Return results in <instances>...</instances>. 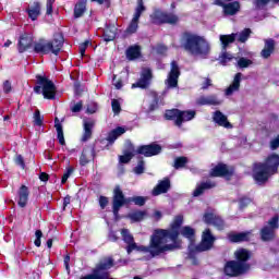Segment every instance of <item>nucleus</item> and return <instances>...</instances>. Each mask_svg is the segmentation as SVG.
Listing matches in <instances>:
<instances>
[{"mask_svg":"<svg viewBox=\"0 0 279 279\" xmlns=\"http://www.w3.org/2000/svg\"><path fill=\"white\" fill-rule=\"evenodd\" d=\"M145 10H147V8H145L143 0H137V7L135 8V13L133 15V19H137L140 21Z\"/></svg>","mask_w":279,"mask_h":279,"instance_id":"obj_45","label":"nucleus"},{"mask_svg":"<svg viewBox=\"0 0 279 279\" xmlns=\"http://www.w3.org/2000/svg\"><path fill=\"white\" fill-rule=\"evenodd\" d=\"M112 267H114V258L112 256L104 257L93 267L92 274L80 279H109Z\"/></svg>","mask_w":279,"mask_h":279,"instance_id":"obj_7","label":"nucleus"},{"mask_svg":"<svg viewBox=\"0 0 279 279\" xmlns=\"http://www.w3.org/2000/svg\"><path fill=\"white\" fill-rule=\"evenodd\" d=\"M162 153V146L156 143H150L147 145H141L134 149V144L129 145V151H125L124 155L119 157V162L121 165H128L134 158V156H144L145 158H151L158 156Z\"/></svg>","mask_w":279,"mask_h":279,"instance_id":"obj_4","label":"nucleus"},{"mask_svg":"<svg viewBox=\"0 0 279 279\" xmlns=\"http://www.w3.org/2000/svg\"><path fill=\"white\" fill-rule=\"evenodd\" d=\"M243 74L241 72H238L234 75L232 84L226 89V95H232V93H235V90H239L241 88V77Z\"/></svg>","mask_w":279,"mask_h":279,"instance_id":"obj_35","label":"nucleus"},{"mask_svg":"<svg viewBox=\"0 0 279 279\" xmlns=\"http://www.w3.org/2000/svg\"><path fill=\"white\" fill-rule=\"evenodd\" d=\"M37 84L39 86H43V96L44 99H56V93L58 92V88L56 87V84L52 83L51 80L47 78V76H43L40 74L36 75Z\"/></svg>","mask_w":279,"mask_h":279,"instance_id":"obj_11","label":"nucleus"},{"mask_svg":"<svg viewBox=\"0 0 279 279\" xmlns=\"http://www.w3.org/2000/svg\"><path fill=\"white\" fill-rule=\"evenodd\" d=\"M26 13L31 21H38V16H40V2L35 1L33 4L28 5Z\"/></svg>","mask_w":279,"mask_h":279,"instance_id":"obj_32","label":"nucleus"},{"mask_svg":"<svg viewBox=\"0 0 279 279\" xmlns=\"http://www.w3.org/2000/svg\"><path fill=\"white\" fill-rule=\"evenodd\" d=\"M3 93L5 95H9V93H12V83L10 81H4L2 84Z\"/></svg>","mask_w":279,"mask_h":279,"instance_id":"obj_62","label":"nucleus"},{"mask_svg":"<svg viewBox=\"0 0 279 279\" xmlns=\"http://www.w3.org/2000/svg\"><path fill=\"white\" fill-rule=\"evenodd\" d=\"M153 80H154V73L151 72V69L143 68L141 77L136 83L132 84L131 88H142V89L149 88Z\"/></svg>","mask_w":279,"mask_h":279,"instance_id":"obj_16","label":"nucleus"},{"mask_svg":"<svg viewBox=\"0 0 279 279\" xmlns=\"http://www.w3.org/2000/svg\"><path fill=\"white\" fill-rule=\"evenodd\" d=\"M34 48V39L27 35H21L17 43V51L19 53H25V51H29V49Z\"/></svg>","mask_w":279,"mask_h":279,"instance_id":"obj_24","label":"nucleus"},{"mask_svg":"<svg viewBox=\"0 0 279 279\" xmlns=\"http://www.w3.org/2000/svg\"><path fill=\"white\" fill-rule=\"evenodd\" d=\"M111 108L114 114H119L121 112V102H119L118 99H112L111 100Z\"/></svg>","mask_w":279,"mask_h":279,"instance_id":"obj_55","label":"nucleus"},{"mask_svg":"<svg viewBox=\"0 0 279 279\" xmlns=\"http://www.w3.org/2000/svg\"><path fill=\"white\" fill-rule=\"evenodd\" d=\"M215 186H217L215 181L201 182V184L193 191V197H199L201 195H204V192L210 191V189H215Z\"/></svg>","mask_w":279,"mask_h":279,"instance_id":"obj_29","label":"nucleus"},{"mask_svg":"<svg viewBox=\"0 0 279 279\" xmlns=\"http://www.w3.org/2000/svg\"><path fill=\"white\" fill-rule=\"evenodd\" d=\"M203 221L207 226H214L216 230H226V220H223V218L217 214L205 213L203 216Z\"/></svg>","mask_w":279,"mask_h":279,"instance_id":"obj_17","label":"nucleus"},{"mask_svg":"<svg viewBox=\"0 0 279 279\" xmlns=\"http://www.w3.org/2000/svg\"><path fill=\"white\" fill-rule=\"evenodd\" d=\"M276 51V40L274 38L264 39V48L260 51V57L264 60H269Z\"/></svg>","mask_w":279,"mask_h":279,"instance_id":"obj_23","label":"nucleus"},{"mask_svg":"<svg viewBox=\"0 0 279 279\" xmlns=\"http://www.w3.org/2000/svg\"><path fill=\"white\" fill-rule=\"evenodd\" d=\"M125 128L123 126H117L116 129L111 130L106 138V141L108 142L107 147H109V145H114V141H117L119 136H123Z\"/></svg>","mask_w":279,"mask_h":279,"instance_id":"obj_31","label":"nucleus"},{"mask_svg":"<svg viewBox=\"0 0 279 279\" xmlns=\"http://www.w3.org/2000/svg\"><path fill=\"white\" fill-rule=\"evenodd\" d=\"M252 64V60L247 59V58H244V57H241L239 60H238V66L240 69H247V66H250Z\"/></svg>","mask_w":279,"mask_h":279,"instance_id":"obj_54","label":"nucleus"},{"mask_svg":"<svg viewBox=\"0 0 279 279\" xmlns=\"http://www.w3.org/2000/svg\"><path fill=\"white\" fill-rule=\"evenodd\" d=\"M88 0H78L74 5L73 19H82L86 14V5Z\"/></svg>","mask_w":279,"mask_h":279,"instance_id":"obj_33","label":"nucleus"},{"mask_svg":"<svg viewBox=\"0 0 279 279\" xmlns=\"http://www.w3.org/2000/svg\"><path fill=\"white\" fill-rule=\"evenodd\" d=\"M170 190H171V180L169 178H165L158 181L157 185L151 191V195L153 197H158V195H163L165 193H169Z\"/></svg>","mask_w":279,"mask_h":279,"instance_id":"obj_20","label":"nucleus"},{"mask_svg":"<svg viewBox=\"0 0 279 279\" xmlns=\"http://www.w3.org/2000/svg\"><path fill=\"white\" fill-rule=\"evenodd\" d=\"M137 166L133 169V171L136 173V175H143V173H145V160L143 157H137Z\"/></svg>","mask_w":279,"mask_h":279,"instance_id":"obj_47","label":"nucleus"},{"mask_svg":"<svg viewBox=\"0 0 279 279\" xmlns=\"http://www.w3.org/2000/svg\"><path fill=\"white\" fill-rule=\"evenodd\" d=\"M180 75H182V72L180 71V65L178 64V61H171L170 72L168 73V78L166 80L167 87L178 88Z\"/></svg>","mask_w":279,"mask_h":279,"instance_id":"obj_14","label":"nucleus"},{"mask_svg":"<svg viewBox=\"0 0 279 279\" xmlns=\"http://www.w3.org/2000/svg\"><path fill=\"white\" fill-rule=\"evenodd\" d=\"M247 269H245L241 264H238L235 259H231L226 262L223 266V274L228 276V278H239V276H243L247 274Z\"/></svg>","mask_w":279,"mask_h":279,"instance_id":"obj_13","label":"nucleus"},{"mask_svg":"<svg viewBox=\"0 0 279 279\" xmlns=\"http://www.w3.org/2000/svg\"><path fill=\"white\" fill-rule=\"evenodd\" d=\"M112 83L117 90H121V88H123V80L121 77L113 75Z\"/></svg>","mask_w":279,"mask_h":279,"instance_id":"obj_56","label":"nucleus"},{"mask_svg":"<svg viewBox=\"0 0 279 279\" xmlns=\"http://www.w3.org/2000/svg\"><path fill=\"white\" fill-rule=\"evenodd\" d=\"M14 162L17 167H21V169H25V159L23 158V155H16Z\"/></svg>","mask_w":279,"mask_h":279,"instance_id":"obj_59","label":"nucleus"},{"mask_svg":"<svg viewBox=\"0 0 279 279\" xmlns=\"http://www.w3.org/2000/svg\"><path fill=\"white\" fill-rule=\"evenodd\" d=\"M184 223V216L178 215L174 217L170 229H156V235L153 239V246L158 247L160 242L169 243V240L172 242V245H179L178 239L180 236V228Z\"/></svg>","mask_w":279,"mask_h":279,"instance_id":"obj_3","label":"nucleus"},{"mask_svg":"<svg viewBox=\"0 0 279 279\" xmlns=\"http://www.w3.org/2000/svg\"><path fill=\"white\" fill-rule=\"evenodd\" d=\"M252 202V198L243 196L239 199L240 208H247V205Z\"/></svg>","mask_w":279,"mask_h":279,"instance_id":"obj_60","label":"nucleus"},{"mask_svg":"<svg viewBox=\"0 0 279 279\" xmlns=\"http://www.w3.org/2000/svg\"><path fill=\"white\" fill-rule=\"evenodd\" d=\"M234 258L238 264L244 267L247 271L252 269V265L247 263L252 258V251L247 248H238L234 252Z\"/></svg>","mask_w":279,"mask_h":279,"instance_id":"obj_18","label":"nucleus"},{"mask_svg":"<svg viewBox=\"0 0 279 279\" xmlns=\"http://www.w3.org/2000/svg\"><path fill=\"white\" fill-rule=\"evenodd\" d=\"M117 32L118 28L114 25H108L104 31V40L105 43H111V40H114L117 38Z\"/></svg>","mask_w":279,"mask_h":279,"instance_id":"obj_36","label":"nucleus"},{"mask_svg":"<svg viewBox=\"0 0 279 279\" xmlns=\"http://www.w3.org/2000/svg\"><path fill=\"white\" fill-rule=\"evenodd\" d=\"M166 121H174L177 128H182V110L180 109H168L163 114Z\"/></svg>","mask_w":279,"mask_h":279,"instance_id":"obj_21","label":"nucleus"},{"mask_svg":"<svg viewBox=\"0 0 279 279\" xmlns=\"http://www.w3.org/2000/svg\"><path fill=\"white\" fill-rule=\"evenodd\" d=\"M214 123H217L219 128H225L226 130H232L234 125L228 121V116L223 114L220 110H217L213 114Z\"/></svg>","mask_w":279,"mask_h":279,"instance_id":"obj_22","label":"nucleus"},{"mask_svg":"<svg viewBox=\"0 0 279 279\" xmlns=\"http://www.w3.org/2000/svg\"><path fill=\"white\" fill-rule=\"evenodd\" d=\"M74 171H75V168H73V167L66 168L65 172L63 173V175L61 178V184H66V181L69 180V178H71V175L73 174Z\"/></svg>","mask_w":279,"mask_h":279,"instance_id":"obj_51","label":"nucleus"},{"mask_svg":"<svg viewBox=\"0 0 279 279\" xmlns=\"http://www.w3.org/2000/svg\"><path fill=\"white\" fill-rule=\"evenodd\" d=\"M234 173V166L218 162L214 168L210 169L209 178H226V180H232Z\"/></svg>","mask_w":279,"mask_h":279,"instance_id":"obj_12","label":"nucleus"},{"mask_svg":"<svg viewBox=\"0 0 279 279\" xmlns=\"http://www.w3.org/2000/svg\"><path fill=\"white\" fill-rule=\"evenodd\" d=\"M138 32V20L133 17L125 29V34L132 36V34H136Z\"/></svg>","mask_w":279,"mask_h":279,"instance_id":"obj_41","label":"nucleus"},{"mask_svg":"<svg viewBox=\"0 0 279 279\" xmlns=\"http://www.w3.org/2000/svg\"><path fill=\"white\" fill-rule=\"evenodd\" d=\"M197 106H221V100L217 98V95L201 96L196 100Z\"/></svg>","mask_w":279,"mask_h":279,"instance_id":"obj_27","label":"nucleus"},{"mask_svg":"<svg viewBox=\"0 0 279 279\" xmlns=\"http://www.w3.org/2000/svg\"><path fill=\"white\" fill-rule=\"evenodd\" d=\"M45 121V117L40 114V110L36 109L34 112V125H37L38 128H43V123Z\"/></svg>","mask_w":279,"mask_h":279,"instance_id":"obj_49","label":"nucleus"},{"mask_svg":"<svg viewBox=\"0 0 279 279\" xmlns=\"http://www.w3.org/2000/svg\"><path fill=\"white\" fill-rule=\"evenodd\" d=\"M233 59L234 57L225 50L219 56V64H221V66H227L228 62H232Z\"/></svg>","mask_w":279,"mask_h":279,"instance_id":"obj_43","label":"nucleus"},{"mask_svg":"<svg viewBox=\"0 0 279 279\" xmlns=\"http://www.w3.org/2000/svg\"><path fill=\"white\" fill-rule=\"evenodd\" d=\"M279 169V155L271 153L264 162H254L252 168V178L258 186H265L271 175H276Z\"/></svg>","mask_w":279,"mask_h":279,"instance_id":"obj_1","label":"nucleus"},{"mask_svg":"<svg viewBox=\"0 0 279 279\" xmlns=\"http://www.w3.org/2000/svg\"><path fill=\"white\" fill-rule=\"evenodd\" d=\"M122 240L126 243V254H132L134 248H136V242H134V235L130 233V230L122 229L121 230Z\"/></svg>","mask_w":279,"mask_h":279,"instance_id":"obj_25","label":"nucleus"},{"mask_svg":"<svg viewBox=\"0 0 279 279\" xmlns=\"http://www.w3.org/2000/svg\"><path fill=\"white\" fill-rule=\"evenodd\" d=\"M128 60H136L141 58V46H131L126 49Z\"/></svg>","mask_w":279,"mask_h":279,"instance_id":"obj_38","label":"nucleus"},{"mask_svg":"<svg viewBox=\"0 0 279 279\" xmlns=\"http://www.w3.org/2000/svg\"><path fill=\"white\" fill-rule=\"evenodd\" d=\"M153 25H178L180 17L175 13L155 10L150 15Z\"/></svg>","mask_w":279,"mask_h":279,"instance_id":"obj_10","label":"nucleus"},{"mask_svg":"<svg viewBox=\"0 0 279 279\" xmlns=\"http://www.w3.org/2000/svg\"><path fill=\"white\" fill-rule=\"evenodd\" d=\"M97 154L95 153V145H88L83 148L81 157H80V165L81 167H86L90 160H95Z\"/></svg>","mask_w":279,"mask_h":279,"instance_id":"obj_19","label":"nucleus"},{"mask_svg":"<svg viewBox=\"0 0 279 279\" xmlns=\"http://www.w3.org/2000/svg\"><path fill=\"white\" fill-rule=\"evenodd\" d=\"M269 1L271 0H253V5L255 7V10H265L267 5H269ZM275 3H279V0H272Z\"/></svg>","mask_w":279,"mask_h":279,"instance_id":"obj_46","label":"nucleus"},{"mask_svg":"<svg viewBox=\"0 0 279 279\" xmlns=\"http://www.w3.org/2000/svg\"><path fill=\"white\" fill-rule=\"evenodd\" d=\"M236 40V34L232 33L230 35H220V43L222 45L223 51L228 49L229 45H232Z\"/></svg>","mask_w":279,"mask_h":279,"instance_id":"obj_37","label":"nucleus"},{"mask_svg":"<svg viewBox=\"0 0 279 279\" xmlns=\"http://www.w3.org/2000/svg\"><path fill=\"white\" fill-rule=\"evenodd\" d=\"M179 234H181L183 239H189V241H193L195 239V230L191 226L182 227Z\"/></svg>","mask_w":279,"mask_h":279,"instance_id":"obj_39","label":"nucleus"},{"mask_svg":"<svg viewBox=\"0 0 279 279\" xmlns=\"http://www.w3.org/2000/svg\"><path fill=\"white\" fill-rule=\"evenodd\" d=\"M54 128L57 130V138L59 141V144H61L62 146L66 145V141L64 140V131L62 129V124L61 123H56Z\"/></svg>","mask_w":279,"mask_h":279,"instance_id":"obj_42","label":"nucleus"},{"mask_svg":"<svg viewBox=\"0 0 279 279\" xmlns=\"http://www.w3.org/2000/svg\"><path fill=\"white\" fill-rule=\"evenodd\" d=\"M259 234H260V240L264 241V243L274 241V239H276V230L269 228V226H264L260 229Z\"/></svg>","mask_w":279,"mask_h":279,"instance_id":"obj_34","label":"nucleus"},{"mask_svg":"<svg viewBox=\"0 0 279 279\" xmlns=\"http://www.w3.org/2000/svg\"><path fill=\"white\" fill-rule=\"evenodd\" d=\"M251 34H252V29H250V28H244V29L239 34L238 41H239V43H247V40L250 39Z\"/></svg>","mask_w":279,"mask_h":279,"instance_id":"obj_50","label":"nucleus"},{"mask_svg":"<svg viewBox=\"0 0 279 279\" xmlns=\"http://www.w3.org/2000/svg\"><path fill=\"white\" fill-rule=\"evenodd\" d=\"M62 47H64V37L62 35H57L50 40L39 38L33 43V51L39 56H49V53L59 56Z\"/></svg>","mask_w":279,"mask_h":279,"instance_id":"obj_5","label":"nucleus"},{"mask_svg":"<svg viewBox=\"0 0 279 279\" xmlns=\"http://www.w3.org/2000/svg\"><path fill=\"white\" fill-rule=\"evenodd\" d=\"M35 236H36V239H35V241H34V244H35V246L36 247H40V245H41V239H43V231L41 230H36L35 231Z\"/></svg>","mask_w":279,"mask_h":279,"instance_id":"obj_58","label":"nucleus"},{"mask_svg":"<svg viewBox=\"0 0 279 279\" xmlns=\"http://www.w3.org/2000/svg\"><path fill=\"white\" fill-rule=\"evenodd\" d=\"M145 215H147V211L145 210H137L129 215V218L131 221L138 222L143 221L145 219Z\"/></svg>","mask_w":279,"mask_h":279,"instance_id":"obj_44","label":"nucleus"},{"mask_svg":"<svg viewBox=\"0 0 279 279\" xmlns=\"http://www.w3.org/2000/svg\"><path fill=\"white\" fill-rule=\"evenodd\" d=\"M98 204H99L101 210H106V207L109 204L108 196H104V195L99 196Z\"/></svg>","mask_w":279,"mask_h":279,"instance_id":"obj_57","label":"nucleus"},{"mask_svg":"<svg viewBox=\"0 0 279 279\" xmlns=\"http://www.w3.org/2000/svg\"><path fill=\"white\" fill-rule=\"evenodd\" d=\"M217 238L213 235V231L207 228L202 232L201 242L189 250L187 257L192 260V265H199V259H197V254L203 252H210L215 247V242Z\"/></svg>","mask_w":279,"mask_h":279,"instance_id":"obj_6","label":"nucleus"},{"mask_svg":"<svg viewBox=\"0 0 279 279\" xmlns=\"http://www.w3.org/2000/svg\"><path fill=\"white\" fill-rule=\"evenodd\" d=\"M145 202L146 199L144 196H133V204H135V206H143Z\"/></svg>","mask_w":279,"mask_h":279,"instance_id":"obj_63","label":"nucleus"},{"mask_svg":"<svg viewBox=\"0 0 279 279\" xmlns=\"http://www.w3.org/2000/svg\"><path fill=\"white\" fill-rule=\"evenodd\" d=\"M134 202V196L125 197L121 185H116L112 191L111 206L114 219H119V213L123 206H130Z\"/></svg>","mask_w":279,"mask_h":279,"instance_id":"obj_9","label":"nucleus"},{"mask_svg":"<svg viewBox=\"0 0 279 279\" xmlns=\"http://www.w3.org/2000/svg\"><path fill=\"white\" fill-rule=\"evenodd\" d=\"M95 128V121L83 122V135L81 137L82 143H86L93 138V130Z\"/></svg>","mask_w":279,"mask_h":279,"instance_id":"obj_28","label":"nucleus"},{"mask_svg":"<svg viewBox=\"0 0 279 279\" xmlns=\"http://www.w3.org/2000/svg\"><path fill=\"white\" fill-rule=\"evenodd\" d=\"M156 236V230L150 236V242L148 246L145 245H140L134 250L137 252H145L146 254L149 253L153 258H156V256H160V254H165V252H173V250H178L179 245L178 244H167L165 243V240H161L159 242L158 246H154V238Z\"/></svg>","mask_w":279,"mask_h":279,"instance_id":"obj_8","label":"nucleus"},{"mask_svg":"<svg viewBox=\"0 0 279 279\" xmlns=\"http://www.w3.org/2000/svg\"><path fill=\"white\" fill-rule=\"evenodd\" d=\"M181 47L191 56H201V58H208L210 53V44L197 34L184 32L181 37Z\"/></svg>","mask_w":279,"mask_h":279,"instance_id":"obj_2","label":"nucleus"},{"mask_svg":"<svg viewBox=\"0 0 279 279\" xmlns=\"http://www.w3.org/2000/svg\"><path fill=\"white\" fill-rule=\"evenodd\" d=\"M197 111L195 110H181V125L184 121H193V118L196 117Z\"/></svg>","mask_w":279,"mask_h":279,"instance_id":"obj_40","label":"nucleus"},{"mask_svg":"<svg viewBox=\"0 0 279 279\" xmlns=\"http://www.w3.org/2000/svg\"><path fill=\"white\" fill-rule=\"evenodd\" d=\"M278 147H279V135L270 141V149L272 151H276V149H278Z\"/></svg>","mask_w":279,"mask_h":279,"instance_id":"obj_64","label":"nucleus"},{"mask_svg":"<svg viewBox=\"0 0 279 279\" xmlns=\"http://www.w3.org/2000/svg\"><path fill=\"white\" fill-rule=\"evenodd\" d=\"M17 206H20V208H25V206H27V202H29V187H27V185H21L17 191Z\"/></svg>","mask_w":279,"mask_h":279,"instance_id":"obj_26","label":"nucleus"},{"mask_svg":"<svg viewBox=\"0 0 279 279\" xmlns=\"http://www.w3.org/2000/svg\"><path fill=\"white\" fill-rule=\"evenodd\" d=\"M89 45H93V43L88 39H86L84 43L80 44L78 51H80L82 58H84V56H86V49H88Z\"/></svg>","mask_w":279,"mask_h":279,"instance_id":"obj_52","label":"nucleus"},{"mask_svg":"<svg viewBox=\"0 0 279 279\" xmlns=\"http://www.w3.org/2000/svg\"><path fill=\"white\" fill-rule=\"evenodd\" d=\"M252 232L245 231V232H239V233H229L228 238L231 243H245L250 241Z\"/></svg>","mask_w":279,"mask_h":279,"instance_id":"obj_30","label":"nucleus"},{"mask_svg":"<svg viewBox=\"0 0 279 279\" xmlns=\"http://www.w3.org/2000/svg\"><path fill=\"white\" fill-rule=\"evenodd\" d=\"M215 5H219V8H222V12L225 16H234L235 14H239L241 12V2L240 1H232L229 3H226L221 0H215Z\"/></svg>","mask_w":279,"mask_h":279,"instance_id":"obj_15","label":"nucleus"},{"mask_svg":"<svg viewBox=\"0 0 279 279\" xmlns=\"http://www.w3.org/2000/svg\"><path fill=\"white\" fill-rule=\"evenodd\" d=\"M279 216L275 215L271 219L268 220V228L271 230H278L279 228Z\"/></svg>","mask_w":279,"mask_h":279,"instance_id":"obj_53","label":"nucleus"},{"mask_svg":"<svg viewBox=\"0 0 279 279\" xmlns=\"http://www.w3.org/2000/svg\"><path fill=\"white\" fill-rule=\"evenodd\" d=\"M189 163V158L182 156V157H177L174 159V169H182L184 167H186V165Z\"/></svg>","mask_w":279,"mask_h":279,"instance_id":"obj_48","label":"nucleus"},{"mask_svg":"<svg viewBox=\"0 0 279 279\" xmlns=\"http://www.w3.org/2000/svg\"><path fill=\"white\" fill-rule=\"evenodd\" d=\"M98 107L96 102H90L89 105H87V109H86V113L87 114H95V112H97Z\"/></svg>","mask_w":279,"mask_h":279,"instance_id":"obj_61","label":"nucleus"}]
</instances>
